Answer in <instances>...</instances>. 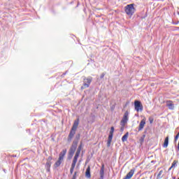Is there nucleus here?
Returning a JSON list of instances; mask_svg holds the SVG:
<instances>
[{
  "label": "nucleus",
  "instance_id": "obj_1",
  "mask_svg": "<svg viewBox=\"0 0 179 179\" xmlns=\"http://www.w3.org/2000/svg\"><path fill=\"white\" fill-rule=\"evenodd\" d=\"M78 127H79V118L73 122V127L70 131V133L67 138L68 142H71L73 136H75V134H76V129H78Z\"/></svg>",
  "mask_w": 179,
  "mask_h": 179
},
{
  "label": "nucleus",
  "instance_id": "obj_2",
  "mask_svg": "<svg viewBox=\"0 0 179 179\" xmlns=\"http://www.w3.org/2000/svg\"><path fill=\"white\" fill-rule=\"evenodd\" d=\"M134 3L129 4L124 7V12L129 16H132V15L135 13V7H134Z\"/></svg>",
  "mask_w": 179,
  "mask_h": 179
},
{
  "label": "nucleus",
  "instance_id": "obj_3",
  "mask_svg": "<svg viewBox=\"0 0 179 179\" xmlns=\"http://www.w3.org/2000/svg\"><path fill=\"white\" fill-rule=\"evenodd\" d=\"M78 143H79V141L77 140H75L73 141V143L69 149V155L72 157L73 155H75V152H76V148H78Z\"/></svg>",
  "mask_w": 179,
  "mask_h": 179
},
{
  "label": "nucleus",
  "instance_id": "obj_4",
  "mask_svg": "<svg viewBox=\"0 0 179 179\" xmlns=\"http://www.w3.org/2000/svg\"><path fill=\"white\" fill-rule=\"evenodd\" d=\"M134 108L137 113H139V111H143V105L142 104V102L138 100L134 101Z\"/></svg>",
  "mask_w": 179,
  "mask_h": 179
},
{
  "label": "nucleus",
  "instance_id": "obj_5",
  "mask_svg": "<svg viewBox=\"0 0 179 179\" xmlns=\"http://www.w3.org/2000/svg\"><path fill=\"white\" fill-rule=\"evenodd\" d=\"M92 77L84 78L83 86L81 87V89H87L90 86V83H92Z\"/></svg>",
  "mask_w": 179,
  "mask_h": 179
},
{
  "label": "nucleus",
  "instance_id": "obj_6",
  "mask_svg": "<svg viewBox=\"0 0 179 179\" xmlns=\"http://www.w3.org/2000/svg\"><path fill=\"white\" fill-rule=\"evenodd\" d=\"M129 115V112H128V110H127L125 113H124V115H123V117H122V120H121V125L122 126V127H125V124H127V122H128V120H129V117H128V116Z\"/></svg>",
  "mask_w": 179,
  "mask_h": 179
},
{
  "label": "nucleus",
  "instance_id": "obj_7",
  "mask_svg": "<svg viewBox=\"0 0 179 179\" xmlns=\"http://www.w3.org/2000/svg\"><path fill=\"white\" fill-rule=\"evenodd\" d=\"M114 135V127H112L110 128V131L109 133L108 142H107V146L110 147L111 145V141H113V136Z\"/></svg>",
  "mask_w": 179,
  "mask_h": 179
},
{
  "label": "nucleus",
  "instance_id": "obj_8",
  "mask_svg": "<svg viewBox=\"0 0 179 179\" xmlns=\"http://www.w3.org/2000/svg\"><path fill=\"white\" fill-rule=\"evenodd\" d=\"M82 143H80L73 157V159L76 160H78V159L79 158V155H80V151L82 150Z\"/></svg>",
  "mask_w": 179,
  "mask_h": 179
},
{
  "label": "nucleus",
  "instance_id": "obj_9",
  "mask_svg": "<svg viewBox=\"0 0 179 179\" xmlns=\"http://www.w3.org/2000/svg\"><path fill=\"white\" fill-rule=\"evenodd\" d=\"M135 173V169H132L127 174V176L123 179H131L132 178V176Z\"/></svg>",
  "mask_w": 179,
  "mask_h": 179
},
{
  "label": "nucleus",
  "instance_id": "obj_10",
  "mask_svg": "<svg viewBox=\"0 0 179 179\" xmlns=\"http://www.w3.org/2000/svg\"><path fill=\"white\" fill-rule=\"evenodd\" d=\"M77 162H78V159H73V162L71 164V169H70V173L71 174H73V170H75V167L76 166Z\"/></svg>",
  "mask_w": 179,
  "mask_h": 179
},
{
  "label": "nucleus",
  "instance_id": "obj_11",
  "mask_svg": "<svg viewBox=\"0 0 179 179\" xmlns=\"http://www.w3.org/2000/svg\"><path fill=\"white\" fill-rule=\"evenodd\" d=\"M66 155V149L63 150L59 155V159L64 162V157H65V155Z\"/></svg>",
  "mask_w": 179,
  "mask_h": 179
},
{
  "label": "nucleus",
  "instance_id": "obj_12",
  "mask_svg": "<svg viewBox=\"0 0 179 179\" xmlns=\"http://www.w3.org/2000/svg\"><path fill=\"white\" fill-rule=\"evenodd\" d=\"M146 124V120L143 119L138 126V131H142L145 127V124Z\"/></svg>",
  "mask_w": 179,
  "mask_h": 179
},
{
  "label": "nucleus",
  "instance_id": "obj_13",
  "mask_svg": "<svg viewBox=\"0 0 179 179\" xmlns=\"http://www.w3.org/2000/svg\"><path fill=\"white\" fill-rule=\"evenodd\" d=\"M166 107H168L169 110H174V104H173L171 101H168L166 102Z\"/></svg>",
  "mask_w": 179,
  "mask_h": 179
},
{
  "label": "nucleus",
  "instance_id": "obj_14",
  "mask_svg": "<svg viewBox=\"0 0 179 179\" xmlns=\"http://www.w3.org/2000/svg\"><path fill=\"white\" fill-rule=\"evenodd\" d=\"M62 160H59V159H58V160L53 165L54 169H58V167H59V166H61L62 164Z\"/></svg>",
  "mask_w": 179,
  "mask_h": 179
},
{
  "label": "nucleus",
  "instance_id": "obj_15",
  "mask_svg": "<svg viewBox=\"0 0 179 179\" xmlns=\"http://www.w3.org/2000/svg\"><path fill=\"white\" fill-rule=\"evenodd\" d=\"M85 176L87 177V178H90V177H92V175H90V166H88L86 169V172H85Z\"/></svg>",
  "mask_w": 179,
  "mask_h": 179
},
{
  "label": "nucleus",
  "instance_id": "obj_16",
  "mask_svg": "<svg viewBox=\"0 0 179 179\" xmlns=\"http://www.w3.org/2000/svg\"><path fill=\"white\" fill-rule=\"evenodd\" d=\"M128 136H129V133L127 132V133L122 137V142H127V141H128Z\"/></svg>",
  "mask_w": 179,
  "mask_h": 179
},
{
  "label": "nucleus",
  "instance_id": "obj_17",
  "mask_svg": "<svg viewBox=\"0 0 179 179\" xmlns=\"http://www.w3.org/2000/svg\"><path fill=\"white\" fill-rule=\"evenodd\" d=\"M167 146H169V136L166 137L163 145L164 148H167Z\"/></svg>",
  "mask_w": 179,
  "mask_h": 179
},
{
  "label": "nucleus",
  "instance_id": "obj_18",
  "mask_svg": "<svg viewBox=\"0 0 179 179\" xmlns=\"http://www.w3.org/2000/svg\"><path fill=\"white\" fill-rule=\"evenodd\" d=\"M177 166V161L174 160L173 162L172 163L171 166L169 168V170H171V169H174Z\"/></svg>",
  "mask_w": 179,
  "mask_h": 179
},
{
  "label": "nucleus",
  "instance_id": "obj_19",
  "mask_svg": "<svg viewBox=\"0 0 179 179\" xmlns=\"http://www.w3.org/2000/svg\"><path fill=\"white\" fill-rule=\"evenodd\" d=\"M162 174H163V171H160L157 175V178H162Z\"/></svg>",
  "mask_w": 179,
  "mask_h": 179
},
{
  "label": "nucleus",
  "instance_id": "obj_20",
  "mask_svg": "<svg viewBox=\"0 0 179 179\" xmlns=\"http://www.w3.org/2000/svg\"><path fill=\"white\" fill-rule=\"evenodd\" d=\"M178 137H179V131L177 134V135L175 136V142H177V141L178 140Z\"/></svg>",
  "mask_w": 179,
  "mask_h": 179
},
{
  "label": "nucleus",
  "instance_id": "obj_21",
  "mask_svg": "<svg viewBox=\"0 0 179 179\" xmlns=\"http://www.w3.org/2000/svg\"><path fill=\"white\" fill-rule=\"evenodd\" d=\"M46 167H51V162H46Z\"/></svg>",
  "mask_w": 179,
  "mask_h": 179
},
{
  "label": "nucleus",
  "instance_id": "obj_22",
  "mask_svg": "<svg viewBox=\"0 0 179 179\" xmlns=\"http://www.w3.org/2000/svg\"><path fill=\"white\" fill-rule=\"evenodd\" d=\"M67 3H73V0H66Z\"/></svg>",
  "mask_w": 179,
  "mask_h": 179
},
{
  "label": "nucleus",
  "instance_id": "obj_23",
  "mask_svg": "<svg viewBox=\"0 0 179 179\" xmlns=\"http://www.w3.org/2000/svg\"><path fill=\"white\" fill-rule=\"evenodd\" d=\"M104 76H106V73H101L100 76L101 79H103V78H104Z\"/></svg>",
  "mask_w": 179,
  "mask_h": 179
},
{
  "label": "nucleus",
  "instance_id": "obj_24",
  "mask_svg": "<svg viewBox=\"0 0 179 179\" xmlns=\"http://www.w3.org/2000/svg\"><path fill=\"white\" fill-rule=\"evenodd\" d=\"M76 174H77V172H75L71 179H76Z\"/></svg>",
  "mask_w": 179,
  "mask_h": 179
},
{
  "label": "nucleus",
  "instance_id": "obj_25",
  "mask_svg": "<svg viewBox=\"0 0 179 179\" xmlns=\"http://www.w3.org/2000/svg\"><path fill=\"white\" fill-rule=\"evenodd\" d=\"M52 160V157L50 156L48 157V162H51Z\"/></svg>",
  "mask_w": 179,
  "mask_h": 179
},
{
  "label": "nucleus",
  "instance_id": "obj_26",
  "mask_svg": "<svg viewBox=\"0 0 179 179\" xmlns=\"http://www.w3.org/2000/svg\"><path fill=\"white\" fill-rule=\"evenodd\" d=\"M47 171H50V167H46Z\"/></svg>",
  "mask_w": 179,
  "mask_h": 179
},
{
  "label": "nucleus",
  "instance_id": "obj_27",
  "mask_svg": "<svg viewBox=\"0 0 179 179\" xmlns=\"http://www.w3.org/2000/svg\"><path fill=\"white\" fill-rule=\"evenodd\" d=\"M150 124H152V122H153V120H150Z\"/></svg>",
  "mask_w": 179,
  "mask_h": 179
},
{
  "label": "nucleus",
  "instance_id": "obj_28",
  "mask_svg": "<svg viewBox=\"0 0 179 179\" xmlns=\"http://www.w3.org/2000/svg\"><path fill=\"white\" fill-rule=\"evenodd\" d=\"M78 138H79V135H78Z\"/></svg>",
  "mask_w": 179,
  "mask_h": 179
},
{
  "label": "nucleus",
  "instance_id": "obj_29",
  "mask_svg": "<svg viewBox=\"0 0 179 179\" xmlns=\"http://www.w3.org/2000/svg\"><path fill=\"white\" fill-rule=\"evenodd\" d=\"M178 179H179V178Z\"/></svg>",
  "mask_w": 179,
  "mask_h": 179
}]
</instances>
